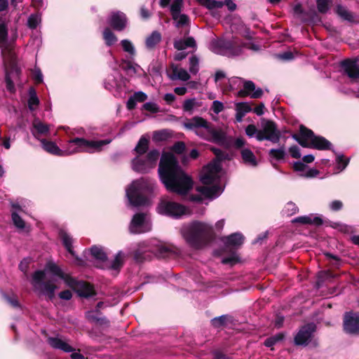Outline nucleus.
<instances>
[{"instance_id":"nucleus-19","label":"nucleus","mask_w":359,"mask_h":359,"mask_svg":"<svg viewBox=\"0 0 359 359\" xmlns=\"http://www.w3.org/2000/svg\"><path fill=\"white\" fill-rule=\"evenodd\" d=\"M168 75L172 81L180 80L187 81L190 79V76L185 69L175 64L170 65Z\"/></svg>"},{"instance_id":"nucleus-18","label":"nucleus","mask_w":359,"mask_h":359,"mask_svg":"<svg viewBox=\"0 0 359 359\" xmlns=\"http://www.w3.org/2000/svg\"><path fill=\"white\" fill-rule=\"evenodd\" d=\"M344 328L348 333L359 334V313H346L344 320Z\"/></svg>"},{"instance_id":"nucleus-42","label":"nucleus","mask_w":359,"mask_h":359,"mask_svg":"<svg viewBox=\"0 0 359 359\" xmlns=\"http://www.w3.org/2000/svg\"><path fill=\"white\" fill-rule=\"evenodd\" d=\"M337 13L341 18L346 20L352 21L353 20L352 13L342 6L339 5L337 7Z\"/></svg>"},{"instance_id":"nucleus-32","label":"nucleus","mask_w":359,"mask_h":359,"mask_svg":"<svg viewBox=\"0 0 359 359\" xmlns=\"http://www.w3.org/2000/svg\"><path fill=\"white\" fill-rule=\"evenodd\" d=\"M59 236L67 250L74 256V252L72 249V238L64 230L60 231Z\"/></svg>"},{"instance_id":"nucleus-29","label":"nucleus","mask_w":359,"mask_h":359,"mask_svg":"<svg viewBox=\"0 0 359 359\" xmlns=\"http://www.w3.org/2000/svg\"><path fill=\"white\" fill-rule=\"evenodd\" d=\"M76 290L80 297H89L95 294L93 286L83 281L80 282Z\"/></svg>"},{"instance_id":"nucleus-24","label":"nucleus","mask_w":359,"mask_h":359,"mask_svg":"<svg viewBox=\"0 0 359 359\" xmlns=\"http://www.w3.org/2000/svg\"><path fill=\"white\" fill-rule=\"evenodd\" d=\"M162 40L161 34L158 31H153L145 39V46L149 50H154Z\"/></svg>"},{"instance_id":"nucleus-36","label":"nucleus","mask_w":359,"mask_h":359,"mask_svg":"<svg viewBox=\"0 0 359 359\" xmlns=\"http://www.w3.org/2000/svg\"><path fill=\"white\" fill-rule=\"evenodd\" d=\"M39 104V100L36 96V92L33 88H31L29 90V98L28 100V107L29 110H35Z\"/></svg>"},{"instance_id":"nucleus-37","label":"nucleus","mask_w":359,"mask_h":359,"mask_svg":"<svg viewBox=\"0 0 359 359\" xmlns=\"http://www.w3.org/2000/svg\"><path fill=\"white\" fill-rule=\"evenodd\" d=\"M41 22V15L39 13H33L29 15L27 20V26L29 28L34 29L37 27V26Z\"/></svg>"},{"instance_id":"nucleus-61","label":"nucleus","mask_w":359,"mask_h":359,"mask_svg":"<svg viewBox=\"0 0 359 359\" xmlns=\"http://www.w3.org/2000/svg\"><path fill=\"white\" fill-rule=\"evenodd\" d=\"M176 22L177 27H181L187 24L188 21V17L184 14H178L176 19H173Z\"/></svg>"},{"instance_id":"nucleus-59","label":"nucleus","mask_w":359,"mask_h":359,"mask_svg":"<svg viewBox=\"0 0 359 359\" xmlns=\"http://www.w3.org/2000/svg\"><path fill=\"white\" fill-rule=\"evenodd\" d=\"M337 167L339 171L345 169L348 163V159H345L344 156H338L337 158Z\"/></svg>"},{"instance_id":"nucleus-43","label":"nucleus","mask_w":359,"mask_h":359,"mask_svg":"<svg viewBox=\"0 0 359 359\" xmlns=\"http://www.w3.org/2000/svg\"><path fill=\"white\" fill-rule=\"evenodd\" d=\"M121 44L125 52L128 53L131 56H134L135 55V46L130 41L123 39L121 41Z\"/></svg>"},{"instance_id":"nucleus-25","label":"nucleus","mask_w":359,"mask_h":359,"mask_svg":"<svg viewBox=\"0 0 359 359\" xmlns=\"http://www.w3.org/2000/svg\"><path fill=\"white\" fill-rule=\"evenodd\" d=\"M243 236L240 233H232L222 239L226 247H238L243 243Z\"/></svg>"},{"instance_id":"nucleus-45","label":"nucleus","mask_w":359,"mask_h":359,"mask_svg":"<svg viewBox=\"0 0 359 359\" xmlns=\"http://www.w3.org/2000/svg\"><path fill=\"white\" fill-rule=\"evenodd\" d=\"M189 70L191 74H196L199 70V60L196 56L189 58Z\"/></svg>"},{"instance_id":"nucleus-23","label":"nucleus","mask_w":359,"mask_h":359,"mask_svg":"<svg viewBox=\"0 0 359 359\" xmlns=\"http://www.w3.org/2000/svg\"><path fill=\"white\" fill-rule=\"evenodd\" d=\"M48 342L55 349H59L66 353H70L74 349L65 341L58 337H49Z\"/></svg>"},{"instance_id":"nucleus-54","label":"nucleus","mask_w":359,"mask_h":359,"mask_svg":"<svg viewBox=\"0 0 359 359\" xmlns=\"http://www.w3.org/2000/svg\"><path fill=\"white\" fill-rule=\"evenodd\" d=\"M121 66L123 69L128 71V73H136L137 68H140L137 65H134L131 62L124 60L122 62Z\"/></svg>"},{"instance_id":"nucleus-48","label":"nucleus","mask_w":359,"mask_h":359,"mask_svg":"<svg viewBox=\"0 0 359 359\" xmlns=\"http://www.w3.org/2000/svg\"><path fill=\"white\" fill-rule=\"evenodd\" d=\"M239 262V258L237 254L235 252H231V254L226 257H224L222 259V263L224 264H229L230 266H233Z\"/></svg>"},{"instance_id":"nucleus-15","label":"nucleus","mask_w":359,"mask_h":359,"mask_svg":"<svg viewBox=\"0 0 359 359\" xmlns=\"http://www.w3.org/2000/svg\"><path fill=\"white\" fill-rule=\"evenodd\" d=\"M151 222L145 213L135 214L130 224V231L133 233H142L151 230Z\"/></svg>"},{"instance_id":"nucleus-56","label":"nucleus","mask_w":359,"mask_h":359,"mask_svg":"<svg viewBox=\"0 0 359 359\" xmlns=\"http://www.w3.org/2000/svg\"><path fill=\"white\" fill-rule=\"evenodd\" d=\"M224 109V104L222 102L218 100L213 101L210 110H212L215 114H218Z\"/></svg>"},{"instance_id":"nucleus-53","label":"nucleus","mask_w":359,"mask_h":359,"mask_svg":"<svg viewBox=\"0 0 359 359\" xmlns=\"http://www.w3.org/2000/svg\"><path fill=\"white\" fill-rule=\"evenodd\" d=\"M251 110V107L247 102H239L236 104V111L243 112L244 115Z\"/></svg>"},{"instance_id":"nucleus-9","label":"nucleus","mask_w":359,"mask_h":359,"mask_svg":"<svg viewBox=\"0 0 359 359\" xmlns=\"http://www.w3.org/2000/svg\"><path fill=\"white\" fill-rule=\"evenodd\" d=\"M157 212L165 216L180 219L184 215H189L191 210L179 203L162 199L157 206Z\"/></svg>"},{"instance_id":"nucleus-46","label":"nucleus","mask_w":359,"mask_h":359,"mask_svg":"<svg viewBox=\"0 0 359 359\" xmlns=\"http://www.w3.org/2000/svg\"><path fill=\"white\" fill-rule=\"evenodd\" d=\"M170 135L169 131L163 130L160 131H156L154 133L153 139L156 142H162L168 140Z\"/></svg>"},{"instance_id":"nucleus-44","label":"nucleus","mask_w":359,"mask_h":359,"mask_svg":"<svg viewBox=\"0 0 359 359\" xmlns=\"http://www.w3.org/2000/svg\"><path fill=\"white\" fill-rule=\"evenodd\" d=\"M269 156L277 160L280 161L284 158L285 156V151L283 147L280 149H271L269 152Z\"/></svg>"},{"instance_id":"nucleus-39","label":"nucleus","mask_w":359,"mask_h":359,"mask_svg":"<svg viewBox=\"0 0 359 359\" xmlns=\"http://www.w3.org/2000/svg\"><path fill=\"white\" fill-rule=\"evenodd\" d=\"M103 38L107 46H110L116 42L117 38L109 28L104 29L103 32Z\"/></svg>"},{"instance_id":"nucleus-38","label":"nucleus","mask_w":359,"mask_h":359,"mask_svg":"<svg viewBox=\"0 0 359 359\" xmlns=\"http://www.w3.org/2000/svg\"><path fill=\"white\" fill-rule=\"evenodd\" d=\"M200 104L196 102L195 98L187 99L183 103V109L184 111L193 114L194 109L199 107Z\"/></svg>"},{"instance_id":"nucleus-55","label":"nucleus","mask_w":359,"mask_h":359,"mask_svg":"<svg viewBox=\"0 0 359 359\" xmlns=\"http://www.w3.org/2000/svg\"><path fill=\"white\" fill-rule=\"evenodd\" d=\"M12 219L15 224V226L20 229H22L25 228V222L23 219L15 212L12 213Z\"/></svg>"},{"instance_id":"nucleus-62","label":"nucleus","mask_w":359,"mask_h":359,"mask_svg":"<svg viewBox=\"0 0 359 359\" xmlns=\"http://www.w3.org/2000/svg\"><path fill=\"white\" fill-rule=\"evenodd\" d=\"M3 298L7 303L11 304L12 306H13V307L20 306L19 302L15 296L9 297L8 295L4 294L3 295Z\"/></svg>"},{"instance_id":"nucleus-49","label":"nucleus","mask_w":359,"mask_h":359,"mask_svg":"<svg viewBox=\"0 0 359 359\" xmlns=\"http://www.w3.org/2000/svg\"><path fill=\"white\" fill-rule=\"evenodd\" d=\"M316 3L318 11L325 13L329 10L332 1L331 0H317Z\"/></svg>"},{"instance_id":"nucleus-30","label":"nucleus","mask_w":359,"mask_h":359,"mask_svg":"<svg viewBox=\"0 0 359 359\" xmlns=\"http://www.w3.org/2000/svg\"><path fill=\"white\" fill-rule=\"evenodd\" d=\"M292 222H298L304 224L320 225L322 224V219L318 217H316L313 215H308L296 217L292 220Z\"/></svg>"},{"instance_id":"nucleus-22","label":"nucleus","mask_w":359,"mask_h":359,"mask_svg":"<svg viewBox=\"0 0 359 359\" xmlns=\"http://www.w3.org/2000/svg\"><path fill=\"white\" fill-rule=\"evenodd\" d=\"M5 69H6V83L7 89L12 92L14 90V84L11 77L12 72H15L16 74H18L19 70L15 65V58L14 59V63L12 64L11 60H6V62L4 61Z\"/></svg>"},{"instance_id":"nucleus-35","label":"nucleus","mask_w":359,"mask_h":359,"mask_svg":"<svg viewBox=\"0 0 359 359\" xmlns=\"http://www.w3.org/2000/svg\"><path fill=\"white\" fill-rule=\"evenodd\" d=\"M183 6V0H174L170 6V12L172 19H176L181 13Z\"/></svg>"},{"instance_id":"nucleus-4","label":"nucleus","mask_w":359,"mask_h":359,"mask_svg":"<svg viewBox=\"0 0 359 359\" xmlns=\"http://www.w3.org/2000/svg\"><path fill=\"white\" fill-rule=\"evenodd\" d=\"M222 174L220 160L213 161L206 168L203 167V203L205 200L215 199L222 193Z\"/></svg>"},{"instance_id":"nucleus-3","label":"nucleus","mask_w":359,"mask_h":359,"mask_svg":"<svg viewBox=\"0 0 359 359\" xmlns=\"http://www.w3.org/2000/svg\"><path fill=\"white\" fill-rule=\"evenodd\" d=\"M63 274L64 272L56 264L48 262L43 271L39 270L33 273L32 284L39 294L46 295L52 300L57 289L53 283L56 280L54 277L60 278Z\"/></svg>"},{"instance_id":"nucleus-7","label":"nucleus","mask_w":359,"mask_h":359,"mask_svg":"<svg viewBox=\"0 0 359 359\" xmlns=\"http://www.w3.org/2000/svg\"><path fill=\"white\" fill-rule=\"evenodd\" d=\"M159 158V152L153 149L147 155H137L131 161V168L138 173H147L154 168Z\"/></svg>"},{"instance_id":"nucleus-11","label":"nucleus","mask_w":359,"mask_h":359,"mask_svg":"<svg viewBox=\"0 0 359 359\" xmlns=\"http://www.w3.org/2000/svg\"><path fill=\"white\" fill-rule=\"evenodd\" d=\"M236 42L225 40H215L208 45L213 53L227 57L237 56L241 53V47L236 46Z\"/></svg>"},{"instance_id":"nucleus-26","label":"nucleus","mask_w":359,"mask_h":359,"mask_svg":"<svg viewBox=\"0 0 359 359\" xmlns=\"http://www.w3.org/2000/svg\"><path fill=\"white\" fill-rule=\"evenodd\" d=\"M32 126L33 129L32 130V133L36 138H39V135H46L49 131V126L42 123L39 119H35L33 121Z\"/></svg>"},{"instance_id":"nucleus-12","label":"nucleus","mask_w":359,"mask_h":359,"mask_svg":"<svg viewBox=\"0 0 359 359\" xmlns=\"http://www.w3.org/2000/svg\"><path fill=\"white\" fill-rule=\"evenodd\" d=\"M280 138V132L273 121H265L262 122V129L257 137L258 141L269 140L273 143H278Z\"/></svg>"},{"instance_id":"nucleus-64","label":"nucleus","mask_w":359,"mask_h":359,"mask_svg":"<svg viewBox=\"0 0 359 359\" xmlns=\"http://www.w3.org/2000/svg\"><path fill=\"white\" fill-rule=\"evenodd\" d=\"M132 96L137 102H142L147 99V94L142 91L136 92Z\"/></svg>"},{"instance_id":"nucleus-50","label":"nucleus","mask_w":359,"mask_h":359,"mask_svg":"<svg viewBox=\"0 0 359 359\" xmlns=\"http://www.w3.org/2000/svg\"><path fill=\"white\" fill-rule=\"evenodd\" d=\"M260 130H258L257 127L253 124L248 125L245 128V133L249 137H255L258 136Z\"/></svg>"},{"instance_id":"nucleus-8","label":"nucleus","mask_w":359,"mask_h":359,"mask_svg":"<svg viewBox=\"0 0 359 359\" xmlns=\"http://www.w3.org/2000/svg\"><path fill=\"white\" fill-rule=\"evenodd\" d=\"M181 233L190 247L194 249L201 248L202 246V223L201 222L196 221L183 226Z\"/></svg>"},{"instance_id":"nucleus-16","label":"nucleus","mask_w":359,"mask_h":359,"mask_svg":"<svg viewBox=\"0 0 359 359\" xmlns=\"http://www.w3.org/2000/svg\"><path fill=\"white\" fill-rule=\"evenodd\" d=\"M359 58L347 59L341 62L344 72L352 80H359Z\"/></svg>"},{"instance_id":"nucleus-6","label":"nucleus","mask_w":359,"mask_h":359,"mask_svg":"<svg viewBox=\"0 0 359 359\" xmlns=\"http://www.w3.org/2000/svg\"><path fill=\"white\" fill-rule=\"evenodd\" d=\"M292 138L304 147L325 150L330 149L331 147L328 140L321 136H316L312 130L304 126H300L299 134L293 135Z\"/></svg>"},{"instance_id":"nucleus-41","label":"nucleus","mask_w":359,"mask_h":359,"mask_svg":"<svg viewBox=\"0 0 359 359\" xmlns=\"http://www.w3.org/2000/svg\"><path fill=\"white\" fill-rule=\"evenodd\" d=\"M156 254L161 258H170L173 255V252L166 246L160 245L156 249Z\"/></svg>"},{"instance_id":"nucleus-57","label":"nucleus","mask_w":359,"mask_h":359,"mask_svg":"<svg viewBox=\"0 0 359 359\" xmlns=\"http://www.w3.org/2000/svg\"><path fill=\"white\" fill-rule=\"evenodd\" d=\"M325 255L330 260V264L337 268L339 267L341 265V260L339 257L330 253H325Z\"/></svg>"},{"instance_id":"nucleus-52","label":"nucleus","mask_w":359,"mask_h":359,"mask_svg":"<svg viewBox=\"0 0 359 359\" xmlns=\"http://www.w3.org/2000/svg\"><path fill=\"white\" fill-rule=\"evenodd\" d=\"M224 5L222 1H217L215 0H203V6L210 9L221 8Z\"/></svg>"},{"instance_id":"nucleus-21","label":"nucleus","mask_w":359,"mask_h":359,"mask_svg":"<svg viewBox=\"0 0 359 359\" xmlns=\"http://www.w3.org/2000/svg\"><path fill=\"white\" fill-rule=\"evenodd\" d=\"M263 94L260 88L256 89L255 83L251 81H246L243 84V89L238 92L240 96L250 95L252 98H259Z\"/></svg>"},{"instance_id":"nucleus-63","label":"nucleus","mask_w":359,"mask_h":359,"mask_svg":"<svg viewBox=\"0 0 359 359\" xmlns=\"http://www.w3.org/2000/svg\"><path fill=\"white\" fill-rule=\"evenodd\" d=\"M143 107L145 110L153 113L158 112L159 109L158 105L156 103L151 102L144 103Z\"/></svg>"},{"instance_id":"nucleus-40","label":"nucleus","mask_w":359,"mask_h":359,"mask_svg":"<svg viewBox=\"0 0 359 359\" xmlns=\"http://www.w3.org/2000/svg\"><path fill=\"white\" fill-rule=\"evenodd\" d=\"M60 279L63 280L67 286L70 287L71 288L75 290H76V288H78L79 283L81 282L65 273L60 278Z\"/></svg>"},{"instance_id":"nucleus-2","label":"nucleus","mask_w":359,"mask_h":359,"mask_svg":"<svg viewBox=\"0 0 359 359\" xmlns=\"http://www.w3.org/2000/svg\"><path fill=\"white\" fill-rule=\"evenodd\" d=\"M110 142L109 140L89 141L84 138L76 137L69 140L65 149L62 150L53 142L46 141L44 139L41 140L44 150L57 156H68L79 152L100 151L104 145L109 144Z\"/></svg>"},{"instance_id":"nucleus-31","label":"nucleus","mask_w":359,"mask_h":359,"mask_svg":"<svg viewBox=\"0 0 359 359\" xmlns=\"http://www.w3.org/2000/svg\"><path fill=\"white\" fill-rule=\"evenodd\" d=\"M100 315L101 313L100 311L97 312L96 310L89 311L86 313V316L88 320L97 324L107 325L109 324V321L104 317H100Z\"/></svg>"},{"instance_id":"nucleus-60","label":"nucleus","mask_w":359,"mask_h":359,"mask_svg":"<svg viewBox=\"0 0 359 359\" xmlns=\"http://www.w3.org/2000/svg\"><path fill=\"white\" fill-rule=\"evenodd\" d=\"M226 320V316H221L216 317L212 320V325L215 327H220L225 324Z\"/></svg>"},{"instance_id":"nucleus-33","label":"nucleus","mask_w":359,"mask_h":359,"mask_svg":"<svg viewBox=\"0 0 359 359\" xmlns=\"http://www.w3.org/2000/svg\"><path fill=\"white\" fill-rule=\"evenodd\" d=\"M148 148L149 140L147 137L142 136L140 139L134 150L136 151L137 155H146L145 154L147 151Z\"/></svg>"},{"instance_id":"nucleus-1","label":"nucleus","mask_w":359,"mask_h":359,"mask_svg":"<svg viewBox=\"0 0 359 359\" xmlns=\"http://www.w3.org/2000/svg\"><path fill=\"white\" fill-rule=\"evenodd\" d=\"M158 175L167 190L180 195H185L194 184L191 178L182 171L177 158L170 152L162 154Z\"/></svg>"},{"instance_id":"nucleus-51","label":"nucleus","mask_w":359,"mask_h":359,"mask_svg":"<svg viewBox=\"0 0 359 359\" xmlns=\"http://www.w3.org/2000/svg\"><path fill=\"white\" fill-rule=\"evenodd\" d=\"M283 339L282 334H278L272 337L268 338L264 341V345L267 347L273 346L276 342L281 341Z\"/></svg>"},{"instance_id":"nucleus-5","label":"nucleus","mask_w":359,"mask_h":359,"mask_svg":"<svg viewBox=\"0 0 359 359\" xmlns=\"http://www.w3.org/2000/svg\"><path fill=\"white\" fill-rule=\"evenodd\" d=\"M155 181L149 177H141L134 180L126 189V197L130 204L134 207L146 205L149 200L147 196L154 192Z\"/></svg>"},{"instance_id":"nucleus-58","label":"nucleus","mask_w":359,"mask_h":359,"mask_svg":"<svg viewBox=\"0 0 359 359\" xmlns=\"http://www.w3.org/2000/svg\"><path fill=\"white\" fill-rule=\"evenodd\" d=\"M171 150L177 154H182L185 150V144L182 142H177L172 147Z\"/></svg>"},{"instance_id":"nucleus-34","label":"nucleus","mask_w":359,"mask_h":359,"mask_svg":"<svg viewBox=\"0 0 359 359\" xmlns=\"http://www.w3.org/2000/svg\"><path fill=\"white\" fill-rule=\"evenodd\" d=\"M184 126L187 129L196 130L202 127V118L196 116L184 122Z\"/></svg>"},{"instance_id":"nucleus-13","label":"nucleus","mask_w":359,"mask_h":359,"mask_svg":"<svg viewBox=\"0 0 359 359\" xmlns=\"http://www.w3.org/2000/svg\"><path fill=\"white\" fill-rule=\"evenodd\" d=\"M7 36L6 26L4 22H0V48L1 49L3 59L5 62L6 60H11V62L13 64L15 57L13 46V43L8 41Z\"/></svg>"},{"instance_id":"nucleus-47","label":"nucleus","mask_w":359,"mask_h":359,"mask_svg":"<svg viewBox=\"0 0 359 359\" xmlns=\"http://www.w3.org/2000/svg\"><path fill=\"white\" fill-rule=\"evenodd\" d=\"M298 211V208L292 202L287 203L285 206L284 207L283 212L285 215L287 216H291L297 213Z\"/></svg>"},{"instance_id":"nucleus-17","label":"nucleus","mask_w":359,"mask_h":359,"mask_svg":"<svg viewBox=\"0 0 359 359\" xmlns=\"http://www.w3.org/2000/svg\"><path fill=\"white\" fill-rule=\"evenodd\" d=\"M316 325L309 323L303 326L294 337V342L297 345H306L311 340L312 334L315 331Z\"/></svg>"},{"instance_id":"nucleus-28","label":"nucleus","mask_w":359,"mask_h":359,"mask_svg":"<svg viewBox=\"0 0 359 359\" xmlns=\"http://www.w3.org/2000/svg\"><path fill=\"white\" fill-rule=\"evenodd\" d=\"M241 153L243 161L245 164L252 167L257 165V158L250 149L247 148L243 149Z\"/></svg>"},{"instance_id":"nucleus-27","label":"nucleus","mask_w":359,"mask_h":359,"mask_svg":"<svg viewBox=\"0 0 359 359\" xmlns=\"http://www.w3.org/2000/svg\"><path fill=\"white\" fill-rule=\"evenodd\" d=\"M174 47L178 50H184L187 48H196V41L193 37H188L185 39H175Z\"/></svg>"},{"instance_id":"nucleus-10","label":"nucleus","mask_w":359,"mask_h":359,"mask_svg":"<svg viewBox=\"0 0 359 359\" xmlns=\"http://www.w3.org/2000/svg\"><path fill=\"white\" fill-rule=\"evenodd\" d=\"M90 252L93 258L99 262V264L97 265V267H107L110 269L118 271L123 265V254L121 252L116 254L114 259L111 263H108L107 255L102 247L93 246L90 248Z\"/></svg>"},{"instance_id":"nucleus-20","label":"nucleus","mask_w":359,"mask_h":359,"mask_svg":"<svg viewBox=\"0 0 359 359\" xmlns=\"http://www.w3.org/2000/svg\"><path fill=\"white\" fill-rule=\"evenodd\" d=\"M109 23L115 30L122 31L126 27V16L122 12H114L109 18Z\"/></svg>"},{"instance_id":"nucleus-14","label":"nucleus","mask_w":359,"mask_h":359,"mask_svg":"<svg viewBox=\"0 0 359 359\" xmlns=\"http://www.w3.org/2000/svg\"><path fill=\"white\" fill-rule=\"evenodd\" d=\"M203 140H206L221 146L227 147L229 144L225 134L220 130L210 128L203 119Z\"/></svg>"}]
</instances>
